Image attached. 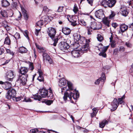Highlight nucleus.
<instances>
[{"label": "nucleus", "instance_id": "1", "mask_svg": "<svg viewBox=\"0 0 133 133\" xmlns=\"http://www.w3.org/2000/svg\"><path fill=\"white\" fill-rule=\"evenodd\" d=\"M67 86L68 89H67V100L69 101L70 102L74 103V102L72 101V97L75 100H76L79 97V93L78 91L75 89L74 90V92L75 93H73L71 91L73 90L74 89L73 85V84L70 81L67 80Z\"/></svg>", "mask_w": 133, "mask_h": 133}, {"label": "nucleus", "instance_id": "2", "mask_svg": "<svg viewBox=\"0 0 133 133\" xmlns=\"http://www.w3.org/2000/svg\"><path fill=\"white\" fill-rule=\"evenodd\" d=\"M40 95L37 94L33 95L32 98L34 99L40 101L42 98H45L47 97L50 99L53 98L52 91L51 88L49 89V91L48 92L47 90L43 89L39 90Z\"/></svg>", "mask_w": 133, "mask_h": 133}, {"label": "nucleus", "instance_id": "3", "mask_svg": "<svg viewBox=\"0 0 133 133\" xmlns=\"http://www.w3.org/2000/svg\"><path fill=\"white\" fill-rule=\"evenodd\" d=\"M67 19L69 24L73 26H77L79 24L82 25L84 26H86L87 24L86 22L83 20L81 19L78 21L77 19L74 18L73 17H71L69 15H67Z\"/></svg>", "mask_w": 133, "mask_h": 133}, {"label": "nucleus", "instance_id": "4", "mask_svg": "<svg viewBox=\"0 0 133 133\" xmlns=\"http://www.w3.org/2000/svg\"><path fill=\"white\" fill-rule=\"evenodd\" d=\"M56 31L55 29L52 27L49 28L47 31L48 35L53 40V41H54L53 45L54 46H56L57 43L59 39L58 37H54L56 34Z\"/></svg>", "mask_w": 133, "mask_h": 133}, {"label": "nucleus", "instance_id": "5", "mask_svg": "<svg viewBox=\"0 0 133 133\" xmlns=\"http://www.w3.org/2000/svg\"><path fill=\"white\" fill-rule=\"evenodd\" d=\"M28 77V75H19L17 81L21 85H25L26 83L27 78Z\"/></svg>", "mask_w": 133, "mask_h": 133}, {"label": "nucleus", "instance_id": "6", "mask_svg": "<svg viewBox=\"0 0 133 133\" xmlns=\"http://www.w3.org/2000/svg\"><path fill=\"white\" fill-rule=\"evenodd\" d=\"M16 94V92L14 89L10 88L6 93L5 95L6 98L10 99L12 97H14Z\"/></svg>", "mask_w": 133, "mask_h": 133}, {"label": "nucleus", "instance_id": "7", "mask_svg": "<svg viewBox=\"0 0 133 133\" xmlns=\"http://www.w3.org/2000/svg\"><path fill=\"white\" fill-rule=\"evenodd\" d=\"M42 53L43 54V61L44 62L45 61H47L50 64H52L53 63L52 60L49 55L46 53L45 50L42 51Z\"/></svg>", "mask_w": 133, "mask_h": 133}, {"label": "nucleus", "instance_id": "8", "mask_svg": "<svg viewBox=\"0 0 133 133\" xmlns=\"http://www.w3.org/2000/svg\"><path fill=\"white\" fill-rule=\"evenodd\" d=\"M95 16L96 18L100 19H102L105 17L104 12L101 9L96 11Z\"/></svg>", "mask_w": 133, "mask_h": 133}, {"label": "nucleus", "instance_id": "9", "mask_svg": "<svg viewBox=\"0 0 133 133\" xmlns=\"http://www.w3.org/2000/svg\"><path fill=\"white\" fill-rule=\"evenodd\" d=\"M6 79L8 81H12L15 76L14 72L13 71L10 70L8 71L6 74Z\"/></svg>", "mask_w": 133, "mask_h": 133}, {"label": "nucleus", "instance_id": "10", "mask_svg": "<svg viewBox=\"0 0 133 133\" xmlns=\"http://www.w3.org/2000/svg\"><path fill=\"white\" fill-rule=\"evenodd\" d=\"M89 50V46L88 44H85L81 46L79 50L81 54L87 52Z\"/></svg>", "mask_w": 133, "mask_h": 133}, {"label": "nucleus", "instance_id": "11", "mask_svg": "<svg viewBox=\"0 0 133 133\" xmlns=\"http://www.w3.org/2000/svg\"><path fill=\"white\" fill-rule=\"evenodd\" d=\"M0 84H3V87L5 90H8L11 88L12 85L10 82H6L4 83L2 81H0Z\"/></svg>", "mask_w": 133, "mask_h": 133}, {"label": "nucleus", "instance_id": "12", "mask_svg": "<svg viewBox=\"0 0 133 133\" xmlns=\"http://www.w3.org/2000/svg\"><path fill=\"white\" fill-rule=\"evenodd\" d=\"M118 105V103L117 99L116 98H114L111 104V105L112 108V109L111 110V111H112L115 110Z\"/></svg>", "mask_w": 133, "mask_h": 133}, {"label": "nucleus", "instance_id": "13", "mask_svg": "<svg viewBox=\"0 0 133 133\" xmlns=\"http://www.w3.org/2000/svg\"><path fill=\"white\" fill-rule=\"evenodd\" d=\"M120 12L121 15L124 16H126L129 14V12L126 7L122 6L120 9Z\"/></svg>", "mask_w": 133, "mask_h": 133}, {"label": "nucleus", "instance_id": "14", "mask_svg": "<svg viewBox=\"0 0 133 133\" xmlns=\"http://www.w3.org/2000/svg\"><path fill=\"white\" fill-rule=\"evenodd\" d=\"M109 47V45L105 46V47L103 48L102 50H101L100 53L99 54V55L101 56L104 57H107V54L105 52L107 50Z\"/></svg>", "mask_w": 133, "mask_h": 133}, {"label": "nucleus", "instance_id": "15", "mask_svg": "<svg viewBox=\"0 0 133 133\" xmlns=\"http://www.w3.org/2000/svg\"><path fill=\"white\" fill-rule=\"evenodd\" d=\"M20 6L24 19L26 20H28V19L29 16L27 12L25 10L23 6H22L21 5H20Z\"/></svg>", "mask_w": 133, "mask_h": 133}, {"label": "nucleus", "instance_id": "16", "mask_svg": "<svg viewBox=\"0 0 133 133\" xmlns=\"http://www.w3.org/2000/svg\"><path fill=\"white\" fill-rule=\"evenodd\" d=\"M91 27L94 30H98L101 28L100 25L97 24L95 22H91Z\"/></svg>", "mask_w": 133, "mask_h": 133}, {"label": "nucleus", "instance_id": "17", "mask_svg": "<svg viewBox=\"0 0 133 133\" xmlns=\"http://www.w3.org/2000/svg\"><path fill=\"white\" fill-rule=\"evenodd\" d=\"M61 50L65 52L66 50V43L65 42H61L59 46Z\"/></svg>", "mask_w": 133, "mask_h": 133}, {"label": "nucleus", "instance_id": "18", "mask_svg": "<svg viewBox=\"0 0 133 133\" xmlns=\"http://www.w3.org/2000/svg\"><path fill=\"white\" fill-rule=\"evenodd\" d=\"M105 75L103 73L102 76L97 80L95 82V84H99L100 81L104 82L105 81Z\"/></svg>", "mask_w": 133, "mask_h": 133}, {"label": "nucleus", "instance_id": "19", "mask_svg": "<svg viewBox=\"0 0 133 133\" xmlns=\"http://www.w3.org/2000/svg\"><path fill=\"white\" fill-rule=\"evenodd\" d=\"M28 71L27 68L25 67H21L19 69V72L21 74V75H28L26 74Z\"/></svg>", "mask_w": 133, "mask_h": 133}, {"label": "nucleus", "instance_id": "20", "mask_svg": "<svg viewBox=\"0 0 133 133\" xmlns=\"http://www.w3.org/2000/svg\"><path fill=\"white\" fill-rule=\"evenodd\" d=\"M71 54L72 56L75 58L78 57L79 56L80 54H81L79 52V50L72 51L71 52Z\"/></svg>", "mask_w": 133, "mask_h": 133}, {"label": "nucleus", "instance_id": "21", "mask_svg": "<svg viewBox=\"0 0 133 133\" xmlns=\"http://www.w3.org/2000/svg\"><path fill=\"white\" fill-rule=\"evenodd\" d=\"M66 86L63 87L62 89V93L63 94H64V96L63 97V98L65 102L66 101Z\"/></svg>", "mask_w": 133, "mask_h": 133}, {"label": "nucleus", "instance_id": "22", "mask_svg": "<svg viewBox=\"0 0 133 133\" xmlns=\"http://www.w3.org/2000/svg\"><path fill=\"white\" fill-rule=\"evenodd\" d=\"M116 2V0H108V7L109 8H112L113 7Z\"/></svg>", "mask_w": 133, "mask_h": 133}, {"label": "nucleus", "instance_id": "23", "mask_svg": "<svg viewBox=\"0 0 133 133\" xmlns=\"http://www.w3.org/2000/svg\"><path fill=\"white\" fill-rule=\"evenodd\" d=\"M119 28L121 32L123 33L127 30L128 26L125 24H123L120 25Z\"/></svg>", "mask_w": 133, "mask_h": 133}, {"label": "nucleus", "instance_id": "24", "mask_svg": "<svg viewBox=\"0 0 133 133\" xmlns=\"http://www.w3.org/2000/svg\"><path fill=\"white\" fill-rule=\"evenodd\" d=\"M66 84V81L63 78H62L59 80L58 85L59 86L62 87L65 85Z\"/></svg>", "mask_w": 133, "mask_h": 133}, {"label": "nucleus", "instance_id": "25", "mask_svg": "<svg viewBox=\"0 0 133 133\" xmlns=\"http://www.w3.org/2000/svg\"><path fill=\"white\" fill-rule=\"evenodd\" d=\"M10 4L9 2L6 0H2L1 1L2 6L4 7L9 6Z\"/></svg>", "mask_w": 133, "mask_h": 133}, {"label": "nucleus", "instance_id": "26", "mask_svg": "<svg viewBox=\"0 0 133 133\" xmlns=\"http://www.w3.org/2000/svg\"><path fill=\"white\" fill-rule=\"evenodd\" d=\"M103 19V22L105 25L107 26L108 27L109 26L110 21L108 18L107 17L104 18Z\"/></svg>", "mask_w": 133, "mask_h": 133}, {"label": "nucleus", "instance_id": "27", "mask_svg": "<svg viewBox=\"0 0 133 133\" xmlns=\"http://www.w3.org/2000/svg\"><path fill=\"white\" fill-rule=\"evenodd\" d=\"M108 0H101L100 4L101 5L105 8L108 7Z\"/></svg>", "mask_w": 133, "mask_h": 133}, {"label": "nucleus", "instance_id": "28", "mask_svg": "<svg viewBox=\"0 0 133 133\" xmlns=\"http://www.w3.org/2000/svg\"><path fill=\"white\" fill-rule=\"evenodd\" d=\"M80 45L79 43L75 42L73 44H71L70 47L73 49H77Z\"/></svg>", "mask_w": 133, "mask_h": 133}, {"label": "nucleus", "instance_id": "29", "mask_svg": "<svg viewBox=\"0 0 133 133\" xmlns=\"http://www.w3.org/2000/svg\"><path fill=\"white\" fill-rule=\"evenodd\" d=\"M78 43L81 44H86V40L85 38L83 37H81L79 40L78 41Z\"/></svg>", "mask_w": 133, "mask_h": 133}, {"label": "nucleus", "instance_id": "30", "mask_svg": "<svg viewBox=\"0 0 133 133\" xmlns=\"http://www.w3.org/2000/svg\"><path fill=\"white\" fill-rule=\"evenodd\" d=\"M27 51L26 48L23 46L20 47L19 49V52L21 53H26Z\"/></svg>", "mask_w": 133, "mask_h": 133}, {"label": "nucleus", "instance_id": "31", "mask_svg": "<svg viewBox=\"0 0 133 133\" xmlns=\"http://www.w3.org/2000/svg\"><path fill=\"white\" fill-rule=\"evenodd\" d=\"M108 123V121L105 120H103L101 123H99V127L101 128H103L105 124H107Z\"/></svg>", "mask_w": 133, "mask_h": 133}, {"label": "nucleus", "instance_id": "32", "mask_svg": "<svg viewBox=\"0 0 133 133\" xmlns=\"http://www.w3.org/2000/svg\"><path fill=\"white\" fill-rule=\"evenodd\" d=\"M11 43L10 38L9 36H8L5 39L4 44L6 45H9Z\"/></svg>", "mask_w": 133, "mask_h": 133}, {"label": "nucleus", "instance_id": "33", "mask_svg": "<svg viewBox=\"0 0 133 133\" xmlns=\"http://www.w3.org/2000/svg\"><path fill=\"white\" fill-rule=\"evenodd\" d=\"M125 98V96L124 95L121 97L118 98V104H121L124 103V99Z\"/></svg>", "mask_w": 133, "mask_h": 133}, {"label": "nucleus", "instance_id": "34", "mask_svg": "<svg viewBox=\"0 0 133 133\" xmlns=\"http://www.w3.org/2000/svg\"><path fill=\"white\" fill-rule=\"evenodd\" d=\"M0 14L3 17H4L7 16L6 12L4 10H1L0 12Z\"/></svg>", "mask_w": 133, "mask_h": 133}, {"label": "nucleus", "instance_id": "35", "mask_svg": "<svg viewBox=\"0 0 133 133\" xmlns=\"http://www.w3.org/2000/svg\"><path fill=\"white\" fill-rule=\"evenodd\" d=\"M81 37V35L77 34H76L74 36V38L77 41H78L79 39Z\"/></svg>", "mask_w": 133, "mask_h": 133}, {"label": "nucleus", "instance_id": "36", "mask_svg": "<svg viewBox=\"0 0 133 133\" xmlns=\"http://www.w3.org/2000/svg\"><path fill=\"white\" fill-rule=\"evenodd\" d=\"M105 46H104L101 43L99 44L98 46L96 47V49H97L98 50L100 51L101 50H102L103 48L105 47Z\"/></svg>", "mask_w": 133, "mask_h": 133}, {"label": "nucleus", "instance_id": "37", "mask_svg": "<svg viewBox=\"0 0 133 133\" xmlns=\"http://www.w3.org/2000/svg\"><path fill=\"white\" fill-rule=\"evenodd\" d=\"M43 11L46 13H48L49 11H52L51 10L49 9L46 6H44L43 7Z\"/></svg>", "mask_w": 133, "mask_h": 133}, {"label": "nucleus", "instance_id": "38", "mask_svg": "<svg viewBox=\"0 0 133 133\" xmlns=\"http://www.w3.org/2000/svg\"><path fill=\"white\" fill-rule=\"evenodd\" d=\"M13 36L14 37L16 40L20 39L21 38L20 34L18 32H16Z\"/></svg>", "mask_w": 133, "mask_h": 133}, {"label": "nucleus", "instance_id": "39", "mask_svg": "<svg viewBox=\"0 0 133 133\" xmlns=\"http://www.w3.org/2000/svg\"><path fill=\"white\" fill-rule=\"evenodd\" d=\"M97 38L98 40L100 42H101L103 40V37L100 34L97 35Z\"/></svg>", "mask_w": 133, "mask_h": 133}, {"label": "nucleus", "instance_id": "40", "mask_svg": "<svg viewBox=\"0 0 133 133\" xmlns=\"http://www.w3.org/2000/svg\"><path fill=\"white\" fill-rule=\"evenodd\" d=\"M67 51H68V52L70 53V50H69V49H68V48H70V45L69 44V43H70L71 41L70 39H67Z\"/></svg>", "mask_w": 133, "mask_h": 133}, {"label": "nucleus", "instance_id": "41", "mask_svg": "<svg viewBox=\"0 0 133 133\" xmlns=\"http://www.w3.org/2000/svg\"><path fill=\"white\" fill-rule=\"evenodd\" d=\"M43 24V21L42 20H40L38 21L36 24V25L37 26H39L41 27V26H42Z\"/></svg>", "mask_w": 133, "mask_h": 133}, {"label": "nucleus", "instance_id": "42", "mask_svg": "<svg viewBox=\"0 0 133 133\" xmlns=\"http://www.w3.org/2000/svg\"><path fill=\"white\" fill-rule=\"evenodd\" d=\"M24 99L22 100L23 102H31V99L29 98H26L25 97H24Z\"/></svg>", "mask_w": 133, "mask_h": 133}, {"label": "nucleus", "instance_id": "43", "mask_svg": "<svg viewBox=\"0 0 133 133\" xmlns=\"http://www.w3.org/2000/svg\"><path fill=\"white\" fill-rule=\"evenodd\" d=\"M116 15V13L114 11H111V14L109 16V18L110 19H112Z\"/></svg>", "mask_w": 133, "mask_h": 133}, {"label": "nucleus", "instance_id": "44", "mask_svg": "<svg viewBox=\"0 0 133 133\" xmlns=\"http://www.w3.org/2000/svg\"><path fill=\"white\" fill-rule=\"evenodd\" d=\"M36 46L37 48L40 50V52H42V51H44L45 50L43 48L40 46L38 45H37L36 44Z\"/></svg>", "mask_w": 133, "mask_h": 133}, {"label": "nucleus", "instance_id": "45", "mask_svg": "<svg viewBox=\"0 0 133 133\" xmlns=\"http://www.w3.org/2000/svg\"><path fill=\"white\" fill-rule=\"evenodd\" d=\"M110 42H111L110 45L111 47L112 48L115 47L116 44V42L113 41Z\"/></svg>", "mask_w": 133, "mask_h": 133}, {"label": "nucleus", "instance_id": "46", "mask_svg": "<svg viewBox=\"0 0 133 133\" xmlns=\"http://www.w3.org/2000/svg\"><path fill=\"white\" fill-rule=\"evenodd\" d=\"M29 69L31 70H33L34 69L33 63H32L30 62L29 64Z\"/></svg>", "mask_w": 133, "mask_h": 133}, {"label": "nucleus", "instance_id": "47", "mask_svg": "<svg viewBox=\"0 0 133 133\" xmlns=\"http://www.w3.org/2000/svg\"><path fill=\"white\" fill-rule=\"evenodd\" d=\"M125 48L123 46H121L119 47V51L120 52H124L125 50Z\"/></svg>", "mask_w": 133, "mask_h": 133}, {"label": "nucleus", "instance_id": "48", "mask_svg": "<svg viewBox=\"0 0 133 133\" xmlns=\"http://www.w3.org/2000/svg\"><path fill=\"white\" fill-rule=\"evenodd\" d=\"M125 45L128 47L131 48L132 47V45L129 42H127L125 43Z\"/></svg>", "mask_w": 133, "mask_h": 133}, {"label": "nucleus", "instance_id": "49", "mask_svg": "<svg viewBox=\"0 0 133 133\" xmlns=\"http://www.w3.org/2000/svg\"><path fill=\"white\" fill-rule=\"evenodd\" d=\"M37 79L40 82L44 81V78L42 76H39L37 78Z\"/></svg>", "mask_w": 133, "mask_h": 133}, {"label": "nucleus", "instance_id": "50", "mask_svg": "<svg viewBox=\"0 0 133 133\" xmlns=\"http://www.w3.org/2000/svg\"><path fill=\"white\" fill-rule=\"evenodd\" d=\"M38 131L37 129H32L30 130V133H36Z\"/></svg>", "mask_w": 133, "mask_h": 133}, {"label": "nucleus", "instance_id": "51", "mask_svg": "<svg viewBox=\"0 0 133 133\" xmlns=\"http://www.w3.org/2000/svg\"><path fill=\"white\" fill-rule=\"evenodd\" d=\"M63 7H64L62 6H60L59 7L57 10V12H62L63 11Z\"/></svg>", "mask_w": 133, "mask_h": 133}, {"label": "nucleus", "instance_id": "52", "mask_svg": "<svg viewBox=\"0 0 133 133\" xmlns=\"http://www.w3.org/2000/svg\"><path fill=\"white\" fill-rule=\"evenodd\" d=\"M15 98L16 101H20V100H21L23 98V97H14Z\"/></svg>", "mask_w": 133, "mask_h": 133}, {"label": "nucleus", "instance_id": "53", "mask_svg": "<svg viewBox=\"0 0 133 133\" xmlns=\"http://www.w3.org/2000/svg\"><path fill=\"white\" fill-rule=\"evenodd\" d=\"M62 32L65 35H66V28H63L62 30Z\"/></svg>", "mask_w": 133, "mask_h": 133}, {"label": "nucleus", "instance_id": "54", "mask_svg": "<svg viewBox=\"0 0 133 133\" xmlns=\"http://www.w3.org/2000/svg\"><path fill=\"white\" fill-rule=\"evenodd\" d=\"M53 103V101L52 100H48L46 101L45 103L48 105H50Z\"/></svg>", "mask_w": 133, "mask_h": 133}, {"label": "nucleus", "instance_id": "55", "mask_svg": "<svg viewBox=\"0 0 133 133\" xmlns=\"http://www.w3.org/2000/svg\"><path fill=\"white\" fill-rule=\"evenodd\" d=\"M127 3L129 5L131 6L133 8V0H131L129 1Z\"/></svg>", "mask_w": 133, "mask_h": 133}, {"label": "nucleus", "instance_id": "56", "mask_svg": "<svg viewBox=\"0 0 133 133\" xmlns=\"http://www.w3.org/2000/svg\"><path fill=\"white\" fill-rule=\"evenodd\" d=\"M73 10L75 13H76L78 10V9L77 6H75L74 7Z\"/></svg>", "mask_w": 133, "mask_h": 133}, {"label": "nucleus", "instance_id": "57", "mask_svg": "<svg viewBox=\"0 0 133 133\" xmlns=\"http://www.w3.org/2000/svg\"><path fill=\"white\" fill-rule=\"evenodd\" d=\"M6 50L7 53L12 55L14 54V53L9 49H6Z\"/></svg>", "mask_w": 133, "mask_h": 133}, {"label": "nucleus", "instance_id": "58", "mask_svg": "<svg viewBox=\"0 0 133 133\" xmlns=\"http://www.w3.org/2000/svg\"><path fill=\"white\" fill-rule=\"evenodd\" d=\"M49 17L48 15L46 16L44 19V21L45 22H47L49 21Z\"/></svg>", "mask_w": 133, "mask_h": 133}, {"label": "nucleus", "instance_id": "59", "mask_svg": "<svg viewBox=\"0 0 133 133\" xmlns=\"http://www.w3.org/2000/svg\"><path fill=\"white\" fill-rule=\"evenodd\" d=\"M88 3L91 6H92L93 4V0H87Z\"/></svg>", "mask_w": 133, "mask_h": 133}, {"label": "nucleus", "instance_id": "60", "mask_svg": "<svg viewBox=\"0 0 133 133\" xmlns=\"http://www.w3.org/2000/svg\"><path fill=\"white\" fill-rule=\"evenodd\" d=\"M27 32L28 31L27 30H25L24 31V36L26 37V38H27L28 39H29L28 35L27 34Z\"/></svg>", "mask_w": 133, "mask_h": 133}, {"label": "nucleus", "instance_id": "61", "mask_svg": "<svg viewBox=\"0 0 133 133\" xmlns=\"http://www.w3.org/2000/svg\"><path fill=\"white\" fill-rule=\"evenodd\" d=\"M93 112L95 114H96L98 111V109L96 108H94L92 109Z\"/></svg>", "mask_w": 133, "mask_h": 133}, {"label": "nucleus", "instance_id": "62", "mask_svg": "<svg viewBox=\"0 0 133 133\" xmlns=\"http://www.w3.org/2000/svg\"><path fill=\"white\" fill-rule=\"evenodd\" d=\"M40 29L38 30L37 29H36L35 30V34L37 36L38 35V34L39 32Z\"/></svg>", "mask_w": 133, "mask_h": 133}, {"label": "nucleus", "instance_id": "63", "mask_svg": "<svg viewBox=\"0 0 133 133\" xmlns=\"http://www.w3.org/2000/svg\"><path fill=\"white\" fill-rule=\"evenodd\" d=\"M4 50L2 48H0V55H2L4 53Z\"/></svg>", "mask_w": 133, "mask_h": 133}, {"label": "nucleus", "instance_id": "64", "mask_svg": "<svg viewBox=\"0 0 133 133\" xmlns=\"http://www.w3.org/2000/svg\"><path fill=\"white\" fill-rule=\"evenodd\" d=\"M13 7H14L15 8H16L17 6V4L16 2H14L12 4Z\"/></svg>", "mask_w": 133, "mask_h": 133}]
</instances>
